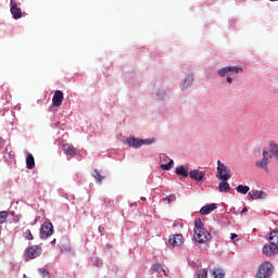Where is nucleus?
Returning <instances> with one entry per match:
<instances>
[{
  "label": "nucleus",
  "instance_id": "obj_1",
  "mask_svg": "<svg viewBox=\"0 0 278 278\" xmlns=\"http://www.w3.org/2000/svg\"><path fill=\"white\" fill-rule=\"evenodd\" d=\"M195 242L199 244H205V242H210L212 240V235L205 230V226L201 219L194 220V236Z\"/></svg>",
  "mask_w": 278,
  "mask_h": 278
},
{
  "label": "nucleus",
  "instance_id": "obj_2",
  "mask_svg": "<svg viewBox=\"0 0 278 278\" xmlns=\"http://www.w3.org/2000/svg\"><path fill=\"white\" fill-rule=\"evenodd\" d=\"M217 179L222 181H229L231 179V170L226 166L225 163L217 161Z\"/></svg>",
  "mask_w": 278,
  "mask_h": 278
},
{
  "label": "nucleus",
  "instance_id": "obj_3",
  "mask_svg": "<svg viewBox=\"0 0 278 278\" xmlns=\"http://www.w3.org/2000/svg\"><path fill=\"white\" fill-rule=\"evenodd\" d=\"M270 160H273L270 152H268V150H263V160L255 162L256 168H261L265 173H269L270 169L268 168V164H270Z\"/></svg>",
  "mask_w": 278,
  "mask_h": 278
},
{
  "label": "nucleus",
  "instance_id": "obj_4",
  "mask_svg": "<svg viewBox=\"0 0 278 278\" xmlns=\"http://www.w3.org/2000/svg\"><path fill=\"white\" fill-rule=\"evenodd\" d=\"M40 255H42V247L31 245L25 250L24 257L25 260H36V257H40Z\"/></svg>",
  "mask_w": 278,
  "mask_h": 278
},
{
  "label": "nucleus",
  "instance_id": "obj_5",
  "mask_svg": "<svg viewBox=\"0 0 278 278\" xmlns=\"http://www.w3.org/2000/svg\"><path fill=\"white\" fill-rule=\"evenodd\" d=\"M270 275H273V264L270 262L260 265L256 274L257 278H268Z\"/></svg>",
  "mask_w": 278,
  "mask_h": 278
},
{
  "label": "nucleus",
  "instance_id": "obj_6",
  "mask_svg": "<svg viewBox=\"0 0 278 278\" xmlns=\"http://www.w3.org/2000/svg\"><path fill=\"white\" fill-rule=\"evenodd\" d=\"M53 236V224L51 223H43L40 228V238L41 240H47Z\"/></svg>",
  "mask_w": 278,
  "mask_h": 278
},
{
  "label": "nucleus",
  "instance_id": "obj_7",
  "mask_svg": "<svg viewBox=\"0 0 278 278\" xmlns=\"http://www.w3.org/2000/svg\"><path fill=\"white\" fill-rule=\"evenodd\" d=\"M10 12L15 21L23 18V11L18 8V2L16 0L10 1Z\"/></svg>",
  "mask_w": 278,
  "mask_h": 278
},
{
  "label": "nucleus",
  "instance_id": "obj_8",
  "mask_svg": "<svg viewBox=\"0 0 278 278\" xmlns=\"http://www.w3.org/2000/svg\"><path fill=\"white\" fill-rule=\"evenodd\" d=\"M126 142H127L128 147H134V149H140V147H142V144H151V142H149V140L138 139L136 137L127 138Z\"/></svg>",
  "mask_w": 278,
  "mask_h": 278
},
{
  "label": "nucleus",
  "instance_id": "obj_9",
  "mask_svg": "<svg viewBox=\"0 0 278 278\" xmlns=\"http://www.w3.org/2000/svg\"><path fill=\"white\" fill-rule=\"evenodd\" d=\"M185 239H184V235H172L169 236V244L172 247H181V244H184Z\"/></svg>",
  "mask_w": 278,
  "mask_h": 278
},
{
  "label": "nucleus",
  "instance_id": "obj_10",
  "mask_svg": "<svg viewBox=\"0 0 278 278\" xmlns=\"http://www.w3.org/2000/svg\"><path fill=\"white\" fill-rule=\"evenodd\" d=\"M63 101H64V92H62L61 90H56L52 98V105H54V108H60Z\"/></svg>",
  "mask_w": 278,
  "mask_h": 278
},
{
  "label": "nucleus",
  "instance_id": "obj_11",
  "mask_svg": "<svg viewBox=\"0 0 278 278\" xmlns=\"http://www.w3.org/2000/svg\"><path fill=\"white\" fill-rule=\"evenodd\" d=\"M262 251L264 255H276V253H278V245L276 243H270L269 245H264Z\"/></svg>",
  "mask_w": 278,
  "mask_h": 278
},
{
  "label": "nucleus",
  "instance_id": "obj_12",
  "mask_svg": "<svg viewBox=\"0 0 278 278\" xmlns=\"http://www.w3.org/2000/svg\"><path fill=\"white\" fill-rule=\"evenodd\" d=\"M266 192L260 190H252L248 193V199H250L251 201H255L257 199H266Z\"/></svg>",
  "mask_w": 278,
  "mask_h": 278
},
{
  "label": "nucleus",
  "instance_id": "obj_13",
  "mask_svg": "<svg viewBox=\"0 0 278 278\" xmlns=\"http://www.w3.org/2000/svg\"><path fill=\"white\" fill-rule=\"evenodd\" d=\"M190 179H193L194 181H203L205 178V173L199 170V169H193L189 173Z\"/></svg>",
  "mask_w": 278,
  "mask_h": 278
},
{
  "label": "nucleus",
  "instance_id": "obj_14",
  "mask_svg": "<svg viewBox=\"0 0 278 278\" xmlns=\"http://www.w3.org/2000/svg\"><path fill=\"white\" fill-rule=\"evenodd\" d=\"M63 151L66 155H71V156L79 154V151L77 150V148H75V146L70 143H65L63 146Z\"/></svg>",
  "mask_w": 278,
  "mask_h": 278
},
{
  "label": "nucleus",
  "instance_id": "obj_15",
  "mask_svg": "<svg viewBox=\"0 0 278 278\" xmlns=\"http://www.w3.org/2000/svg\"><path fill=\"white\" fill-rule=\"evenodd\" d=\"M214 210H216V204H206L200 210V214H202V216H207V214H212Z\"/></svg>",
  "mask_w": 278,
  "mask_h": 278
},
{
  "label": "nucleus",
  "instance_id": "obj_16",
  "mask_svg": "<svg viewBox=\"0 0 278 278\" xmlns=\"http://www.w3.org/2000/svg\"><path fill=\"white\" fill-rule=\"evenodd\" d=\"M267 240H268V242L277 245L278 244V230H271L269 232Z\"/></svg>",
  "mask_w": 278,
  "mask_h": 278
},
{
  "label": "nucleus",
  "instance_id": "obj_17",
  "mask_svg": "<svg viewBox=\"0 0 278 278\" xmlns=\"http://www.w3.org/2000/svg\"><path fill=\"white\" fill-rule=\"evenodd\" d=\"M35 166H36V161L34 159V155L27 154V156H26V168L31 170V168H34Z\"/></svg>",
  "mask_w": 278,
  "mask_h": 278
},
{
  "label": "nucleus",
  "instance_id": "obj_18",
  "mask_svg": "<svg viewBox=\"0 0 278 278\" xmlns=\"http://www.w3.org/2000/svg\"><path fill=\"white\" fill-rule=\"evenodd\" d=\"M218 190L219 192H229V190H231V186H229V182L223 180L218 185Z\"/></svg>",
  "mask_w": 278,
  "mask_h": 278
},
{
  "label": "nucleus",
  "instance_id": "obj_19",
  "mask_svg": "<svg viewBox=\"0 0 278 278\" xmlns=\"http://www.w3.org/2000/svg\"><path fill=\"white\" fill-rule=\"evenodd\" d=\"M176 175H179L180 177H188V169L184 165L176 168Z\"/></svg>",
  "mask_w": 278,
  "mask_h": 278
},
{
  "label": "nucleus",
  "instance_id": "obj_20",
  "mask_svg": "<svg viewBox=\"0 0 278 278\" xmlns=\"http://www.w3.org/2000/svg\"><path fill=\"white\" fill-rule=\"evenodd\" d=\"M237 192H239V194H247L249 192V190H251V188H249V186H244V185H239L236 188Z\"/></svg>",
  "mask_w": 278,
  "mask_h": 278
},
{
  "label": "nucleus",
  "instance_id": "obj_21",
  "mask_svg": "<svg viewBox=\"0 0 278 278\" xmlns=\"http://www.w3.org/2000/svg\"><path fill=\"white\" fill-rule=\"evenodd\" d=\"M192 81H194V79L191 76H188L182 84V90L190 88V86H192Z\"/></svg>",
  "mask_w": 278,
  "mask_h": 278
},
{
  "label": "nucleus",
  "instance_id": "obj_22",
  "mask_svg": "<svg viewBox=\"0 0 278 278\" xmlns=\"http://www.w3.org/2000/svg\"><path fill=\"white\" fill-rule=\"evenodd\" d=\"M269 153H273L276 157H278V144L275 142L269 143Z\"/></svg>",
  "mask_w": 278,
  "mask_h": 278
},
{
  "label": "nucleus",
  "instance_id": "obj_23",
  "mask_svg": "<svg viewBox=\"0 0 278 278\" xmlns=\"http://www.w3.org/2000/svg\"><path fill=\"white\" fill-rule=\"evenodd\" d=\"M10 216V213L8 211H1L0 212V225H3L8 220V217Z\"/></svg>",
  "mask_w": 278,
  "mask_h": 278
},
{
  "label": "nucleus",
  "instance_id": "obj_24",
  "mask_svg": "<svg viewBox=\"0 0 278 278\" xmlns=\"http://www.w3.org/2000/svg\"><path fill=\"white\" fill-rule=\"evenodd\" d=\"M244 70L240 66H228V73H235L238 75V73H242Z\"/></svg>",
  "mask_w": 278,
  "mask_h": 278
},
{
  "label": "nucleus",
  "instance_id": "obj_25",
  "mask_svg": "<svg viewBox=\"0 0 278 278\" xmlns=\"http://www.w3.org/2000/svg\"><path fill=\"white\" fill-rule=\"evenodd\" d=\"M195 278H207V269H198L195 271Z\"/></svg>",
  "mask_w": 278,
  "mask_h": 278
},
{
  "label": "nucleus",
  "instance_id": "obj_26",
  "mask_svg": "<svg viewBox=\"0 0 278 278\" xmlns=\"http://www.w3.org/2000/svg\"><path fill=\"white\" fill-rule=\"evenodd\" d=\"M93 177L99 184H101L104 179V177L101 175V172H99L98 169L93 170Z\"/></svg>",
  "mask_w": 278,
  "mask_h": 278
},
{
  "label": "nucleus",
  "instance_id": "obj_27",
  "mask_svg": "<svg viewBox=\"0 0 278 278\" xmlns=\"http://www.w3.org/2000/svg\"><path fill=\"white\" fill-rule=\"evenodd\" d=\"M214 278H225V271L223 269L217 268L213 270Z\"/></svg>",
  "mask_w": 278,
  "mask_h": 278
},
{
  "label": "nucleus",
  "instance_id": "obj_28",
  "mask_svg": "<svg viewBox=\"0 0 278 278\" xmlns=\"http://www.w3.org/2000/svg\"><path fill=\"white\" fill-rule=\"evenodd\" d=\"M217 75H219V77H225V76L229 75V66L218 70Z\"/></svg>",
  "mask_w": 278,
  "mask_h": 278
},
{
  "label": "nucleus",
  "instance_id": "obj_29",
  "mask_svg": "<svg viewBox=\"0 0 278 278\" xmlns=\"http://www.w3.org/2000/svg\"><path fill=\"white\" fill-rule=\"evenodd\" d=\"M152 270H155V273H164V275L166 276V270L162 267L161 264H154L152 266Z\"/></svg>",
  "mask_w": 278,
  "mask_h": 278
},
{
  "label": "nucleus",
  "instance_id": "obj_30",
  "mask_svg": "<svg viewBox=\"0 0 278 278\" xmlns=\"http://www.w3.org/2000/svg\"><path fill=\"white\" fill-rule=\"evenodd\" d=\"M173 164H175V162L173 160H169L167 164H162L161 168L162 170H170L173 168Z\"/></svg>",
  "mask_w": 278,
  "mask_h": 278
},
{
  "label": "nucleus",
  "instance_id": "obj_31",
  "mask_svg": "<svg viewBox=\"0 0 278 278\" xmlns=\"http://www.w3.org/2000/svg\"><path fill=\"white\" fill-rule=\"evenodd\" d=\"M177 197L175 194L167 195L164 198V201H167V203H170L172 201H176Z\"/></svg>",
  "mask_w": 278,
  "mask_h": 278
},
{
  "label": "nucleus",
  "instance_id": "obj_32",
  "mask_svg": "<svg viewBox=\"0 0 278 278\" xmlns=\"http://www.w3.org/2000/svg\"><path fill=\"white\" fill-rule=\"evenodd\" d=\"M25 239L26 240H34V235H31V230L27 229L25 231Z\"/></svg>",
  "mask_w": 278,
  "mask_h": 278
},
{
  "label": "nucleus",
  "instance_id": "obj_33",
  "mask_svg": "<svg viewBox=\"0 0 278 278\" xmlns=\"http://www.w3.org/2000/svg\"><path fill=\"white\" fill-rule=\"evenodd\" d=\"M40 275H42V277H49V270L47 269H39Z\"/></svg>",
  "mask_w": 278,
  "mask_h": 278
},
{
  "label": "nucleus",
  "instance_id": "obj_34",
  "mask_svg": "<svg viewBox=\"0 0 278 278\" xmlns=\"http://www.w3.org/2000/svg\"><path fill=\"white\" fill-rule=\"evenodd\" d=\"M227 81H228V84H233V78H231V77H227Z\"/></svg>",
  "mask_w": 278,
  "mask_h": 278
},
{
  "label": "nucleus",
  "instance_id": "obj_35",
  "mask_svg": "<svg viewBox=\"0 0 278 278\" xmlns=\"http://www.w3.org/2000/svg\"><path fill=\"white\" fill-rule=\"evenodd\" d=\"M247 212H249V208L244 207V208L241 211V214H247Z\"/></svg>",
  "mask_w": 278,
  "mask_h": 278
},
{
  "label": "nucleus",
  "instance_id": "obj_36",
  "mask_svg": "<svg viewBox=\"0 0 278 278\" xmlns=\"http://www.w3.org/2000/svg\"><path fill=\"white\" fill-rule=\"evenodd\" d=\"M236 238H238V235L231 233V240H236Z\"/></svg>",
  "mask_w": 278,
  "mask_h": 278
},
{
  "label": "nucleus",
  "instance_id": "obj_37",
  "mask_svg": "<svg viewBox=\"0 0 278 278\" xmlns=\"http://www.w3.org/2000/svg\"><path fill=\"white\" fill-rule=\"evenodd\" d=\"M55 243V239L51 242V244Z\"/></svg>",
  "mask_w": 278,
  "mask_h": 278
},
{
  "label": "nucleus",
  "instance_id": "obj_38",
  "mask_svg": "<svg viewBox=\"0 0 278 278\" xmlns=\"http://www.w3.org/2000/svg\"><path fill=\"white\" fill-rule=\"evenodd\" d=\"M161 157H166V155H165V154H163Z\"/></svg>",
  "mask_w": 278,
  "mask_h": 278
}]
</instances>
